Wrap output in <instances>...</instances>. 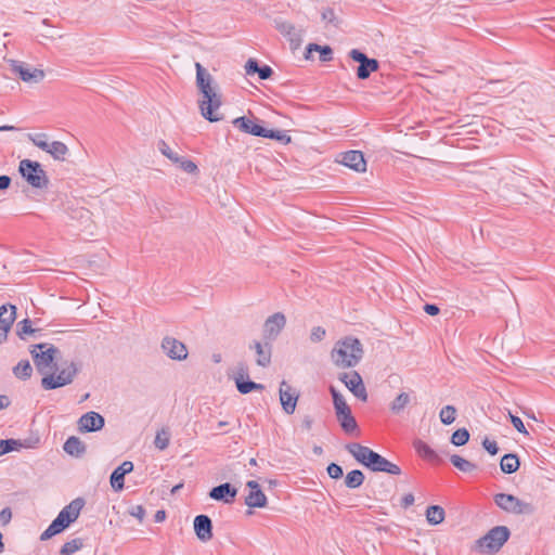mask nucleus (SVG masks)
<instances>
[{
    "label": "nucleus",
    "instance_id": "nucleus-38",
    "mask_svg": "<svg viewBox=\"0 0 555 555\" xmlns=\"http://www.w3.org/2000/svg\"><path fill=\"white\" fill-rule=\"evenodd\" d=\"M83 546V540L81 538H75L64 543L60 550L61 555H72L79 551Z\"/></svg>",
    "mask_w": 555,
    "mask_h": 555
},
{
    "label": "nucleus",
    "instance_id": "nucleus-53",
    "mask_svg": "<svg viewBox=\"0 0 555 555\" xmlns=\"http://www.w3.org/2000/svg\"><path fill=\"white\" fill-rule=\"evenodd\" d=\"M259 63L255 59H249L245 64V70L247 75H255L258 74L259 70Z\"/></svg>",
    "mask_w": 555,
    "mask_h": 555
},
{
    "label": "nucleus",
    "instance_id": "nucleus-30",
    "mask_svg": "<svg viewBox=\"0 0 555 555\" xmlns=\"http://www.w3.org/2000/svg\"><path fill=\"white\" fill-rule=\"evenodd\" d=\"M520 466L519 457L514 453L503 455L500 462V468L504 474H513Z\"/></svg>",
    "mask_w": 555,
    "mask_h": 555
},
{
    "label": "nucleus",
    "instance_id": "nucleus-4",
    "mask_svg": "<svg viewBox=\"0 0 555 555\" xmlns=\"http://www.w3.org/2000/svg\"><path fill=\"white\" fill-rule=\"evenodd\" d=\"M85 506V500L77 498L66 505L59 515L52 520L50 526L41 533L40 540L47 541L52 537L63 532L70 524L77 520Z\"/></svg>",
    "mask_w": 555,
    "mask_h": 555
},
{
    "label": "nucleus",
    "instance_id": "nucleus-59",
    "mask_svg": "<svg viewBox=\"0 0 555 555\" xmlns=\"http://www.w3.org/2000/svg\"><path fill=\"white\" fill-rule=\"evenodd\" d=\"M414 501H415L414 495L412 493H406L405 495H403V498L401 500V506L403 508H408L414 504Z\"/></svg>",
    "mask_w": 555,
    "mask_h": 555
},
{
    "label": "nucleus",
    "instance_id": "nucleus-58",
    "mask_svg": "<svg viewBox=\"0 0 555 555\" xmlns=\"http://www.w3.org/2000/svg\"><path fill=\"white\" fill-rule=\"evenodd\" d=\"M11 182H12L11 177H9L7 175L0 176V193L2 191L8 190L10 188V185H11Z\"/></svg>",
    "mask_w": 555,
    "mask_h": 555
},
{
    "label": "nucleus",
    "instance_id": "nucleus-29",
    "mask_svg": "<svg viewBox=\"0 0 555 555\" xmlns=\"http://www.w3.org/2000/svg\"><path fill=\"white\" fill-rule=\"evenodd\" d=\"M330 392L333 398V404H334L336 416H340L341 414L351 412V409L347 404L345 398L340 395V392L334 386H330Z\"/></svg>",
    "mask_w": 555,
    "mask_h": 555
},
{
    "label": "nucleus",
    "instance_id": "nucleus-50",
    "mask_svg": "<svg viewBox=\"0 0 555 555\" xmlns=\"http://www.w3.org/2000/svg\"><path fill=\"white\" fill-rule=\"evenodd\" d=\"M325 335H326L325 328H323L322 326H314L311 330L310 339L313 343H318V341L323 340Z\"/></svg>",
    "mask_w": 555,
    "mask_h": 555
},
{
    "label": "nucleus",
    "instance_id": "nucleus-22",
    "mask_svg": "<svg viewBox=\"0 0 555 555\" xmlns=\"http://www.w3.org/2000/svg\"><path fill=\"white\" fill-rule=\"evenodd\" d=\"M133 470V463L131 461L122 462L115 468L109 477L111 487L114 491H121L125 486V476Z\"/></svg>",
    "mask_w": 555,
    "mask_h": 555
},
{
    "label": "nucleus",
    "instance_id": "nucleus-52",
    "mask_svg": "<svg viewBox=\"0 0 555 555\" xmlns=\"http://www.w3.org/2000/svg\"><path fill=\"white\" fill-rule=\"evenodd\" d=\"M509 418H511V423L513 424V426L515 427V429L520 433V434H525V435H528V431L521 421L520 417L516 416V415H513L511 412H509Z\"/></svg>",
    "mask_w": 555,
    "mask_h": 555
},
{
    "label": "nucleus",
    "instance_id": "nucleus-13",
    "mask_svg": "<svg viewBox=\"0 0 555 555\" xmlns=\"http://www.w3.org/2000/svg\"><path fill=\"white\" fill-rule=\"evenodd\" d=\"M105 425L104 417L94 411L85 413L78 420V429L81 433H93L101 430Z\"/></svg>",
    "mask_w": 555,
    "mask_h": 555
},
{
    "label": "nucleus",
    "instance_id": "nucleus-62",
    "mask_svg": "<svg viewBox=\"0 0 555 555\" xmlns=\"http://www.w3.org/2000/svg\"><path fill=\"white\" fill-rule=\"evenodd\" d=\"M166 519V512L164 509H159L154 515L155 522H162Z\"/></svg>",
    "mask_w": 555,
    "mask_h": 555
},
{
    "label": "nucleus",
    "instance_id": "nucleus-34",
    "mask_svg": "<svg viewBox=\"0 0 555 555\" xmlns=\"http://www.w3.org/2000/svg\"><path fill=\"white\" fill-rule=\"evenodd\" d=\"M47 153L56 160H64L65 155L68 153V147L61 141H53L50 143Z\"/></svg>",
    "mask_w": 555,
    "mask_h": 555
},
{
    "label": "nucleus",
    "instance_id": "nucleus-16",
    "mask_svg": "<svg viewBox=\"0 0 555 555\" xmlns=\"http://www.w3.org/2000/svg\"><path fill=\"white\" fill-rule=\"evenodd\" d=\"M249 489L248 495L245 498V504L250 508H262L267 506L268 500L259 483L256 480L246 482Z\"/></svg>",
    "mask_w": 555,
    "mask_h": 555
},
{
    "label": "nucleus",
    "instance_id": "nucleus-37",
    "mask_svg": "<svg viewBox=\"0 0 555 555\" xmlns=\"http://www.w3.org/2000/svg\"><path fill=\"white\" fill-rule=\"evenodd\" d=\"M451 463L461 472L470 473L477 468V465L465 460L464 457L453 454L450 456Z\"/></svg>",
    "mask_w": 555,
    "mask_h": 555
},
{
    "label": "nucleus",
    "instance_id": "nucleus-54",
    "mask_svg": "<svg viewBox=\"0 0 555 555\" xmlns=\"http://www.w3.org/2000/svg\"><path fill=\"white\" fill-rule=\"evenodd\" d=\"M319 53L321 62H330L333 60V50L330 46H322Z\"/></svg>",
    "mask_w": 555,
    "mask_h": 555
},
{
    "label": "nucleus",
    "instance_id": "nucleus-47",
    "mask_svg": "<svg viewBox=\"0 0 555 555\" xmlns=\"http://www.w3.org/2000/svg\"><path fill=\"white\" fill-rule=\"evenodd\" d=\"M28 139L33 142L34 145H36L40 150L44 152L48 151L50 143L47 141L46 133L28 134Z\"/></svg>",
    "mask_w": 555,
    "mask_h": 555
},
{
    "label": "nucleus",
    "instance_id": "nucleus-44",
    "mask_svg": "<svg viewBox=\"0 0 555 555\" xmlns=\"http://www.w3.org/2000/svg\"><path fill=\"white\" fill-rule=\"evenodd\" d=\"M321 20L326 24H332L336 28L340 25V20L336 16L334 9L331 7L322 9Z\"/></svg>",
    "mask_w": 555,
    "mask_h": 555
},
{
    "label": "nucleus",
    "instance_id": "nucleus-19",
    "mask_svg": "<svg viewBox=\"0 0 555 555\" xmlns=\"http://www.w3.org/2000/svg\"><path fill=\"white\" fill-rule=\"evenodd\" d=\"M371 463L369 465V469L375 473H387L389 475H400L401 468L388 461L386 457L382 456L379 453L374 452V455H371Z\"/></svg>",
    "mask_w": 555,
    "mask_h": 555
},
{
    "label": "nucleus",
    "instance_id": "nucleus-6",
    "mask_svg": "<svg viewBox=\"0 0 555 555\" xmlns=\"http://www.w3.org/2000/svg\"><path fill=\"white\" fill-rule=\"evenodd\" d=\"M18 172L35 189H46L49 178L41 165L36 160L23 159L18 165Z\"/></svg>",
    "mask_w": 555,
    "mask_h": 555
},
{
    "label": "nucleus",
    "instance_id": "nucleus-57",
    "mask_svg": "<svg viewBox=\"0 0 555 555\" xmlns=\"http://www.w3.org/2000/svg\"><path fill=\"white\" fill-rule=\"evenodd\" d=\"M12 518V511L10 507H4L1 512H0V522H2V525H7L10 522Z\"/></svg>",
    "mask_w": 555,
    "mask_h": 555
},
{
    "label": "nucleus",
    "instance_id": "nucleus-40",
    "mask_svg": "<svg viewBox=\"0 0 555 555\" xmlns=\"http://www.w3.org/2000/svg\"><path fill=\"white\" fill-rule=\"evenodd\" d=\"M22 447H24V444L21 440L2 439V440H0V456L4 455L11 451L18 450Z\"/></svg>",
    "mask_w": 555,
    "mask_h": 555
},
{
    "label": "nucleus",
    "instance_id": "nucleus-24",
    "mask_svg": "<svg viewBox=\"0 0 555 555\" xmlns=\"http://www.w3.org/2000/svg\"><path fill=\"white\" fill-rule=\"evenodd\" d=\"M346 450L356 459L357 462L362 464L365 467H369L371 463V455H374V452L369 447L362 446L357 442H350L346 444Z\"/></svg>",
    "mask_w": 555,
    "mask_h": 555
},
{
    "label": "nucleus",
    "instance_id": "nucleus-27",
    "mask_svg": "<svg viewBox=\"0 0 555 555\" xmlns=\"http://www.w3.org/2000/svg\"><path fill=\"white\" fill-rule=\"evenodd\" d=\"M414 449L420 456L428 462L438 464L442 461L439 454L423 440H415Z\"/></svg>",
    "mask_w": 555,
    "mask_h": 555
},
{
    "label": "nucleus",
    "instance_id": "nucleus-20",
    "mask_svg": "<svg viewBox=\"0 0 555 555\" xmlns=\"http://www.w3.org/2000/svg\"><path fill=\"white\" fill-rule=\"evenodd\" d=\"M16 318V307L10 305V311L7 305L0 307V345L7 340L8 333Z\"/></svg>",
    "mask_w": 555,
    "mask_h": 555
},
{
    "label": "nucleus",
    "instance_id": "nucleus-39",
    "mask_svg": "<svg viewBox=\"0 0 555 555\" xmlns=\"http://www.w3.org/2000/svg\"><path fill=\"white\" fill-rule=\"evenodd\" d=\"M38 331L31 326L29 319H24L16 324V334L21 339H26V335L35 334Z\"/></svg>",
    "mask_w": 555,
    "mask_h": 555
},
{
    "label": "nucleus",
    "instance_id": "nucleus-26",
    "mask_svg": "<svg viewBox=\"0 0 555 555\" xmlns=\"http://www.w3.org/2000/svg\"><path fill=\"white\" fill-rule=\"evenodd\" d=\"M246 375V369L240 367V372L237 376L235 377V384L236 388L240 393L246 395L255 390H263L264 386L262 384L255 383L250 379H244V376Z\"/></svg>",
    "mask_w": 555,
    "mask_h": 555
},
{
    "label": "nucleus",
    "instance_id": "nucleus-33",
    "mask_svg": "<svg viewBox=\"0 0 555 555\" xmlns=\"http://www.w3.org/2000/svg\"><path fill=\"white\" fill-rule=\"evenodd\" d=\"M365 476L360 469L349 472L345 477V485L349 489H357L364 482Z\"/></svg>",
    "mask_w": 555,
    "mask_h": 555
},
{
    "label": "nucleus",
    "instance_id": "nucleus-46",
    "mask_svg": "<svg viewBox=\"0 0 555 555\" xmlns=\"http://www.w3.org/2000/svg\"><path fill=\"white\" fill-rule=\"evenodd\" d=\"M173 163H175V164H178V165H179V167H180L183 171H185V172H188V173H197V172H198V167H197V165H196L193 160H191V159H189V158H185V157H183V156H179V155H178V160H177V162H173Z\"/></svg>",
    "mask_w": 555,
    "mask_h": 555
},
{
    "label": "nucleus",
    "instance_id": "nucleus-45",
    "mask_svg": "<svg viewBox=\"0 0 555 555\" xmlns=\"http://www.w3.org/2000/svg\"><path fill=\"white\" fill-rule=\"evenodd\" d=\"M170 442V434L167 429L163 428L157 431L154 444L159 450H165L168 448Z\"/></svg>",
    "mask_w": 555,
    "mask_h": 555
},
{
    "label": "nucleus",
    "instance_id": "nucleus-11",
    "mask_svg": "<svg viewBox=\"0 0 555 555\" xmlns=\"http://www.w3.org/2000/svg\"><path fill=\"white\" fill-rule=\"evenodd\" d=\"M339 380L361 401H367V391L363 384L361 375L357 371L350 373H341Z\"/></svg>",
    "mask_w": 555,
    "mask_h": 555
},
{
    "label": "nucleus",
    "instance_id": "nucleus-10",
    "mask_svg": "<svg viewBox=\"0 0 555 555\" xmlns=\"http://www.w3.org/2000/svg\"><path fill=\"white\" fill-rule=\"evenodd\" d=\"M274 27L288 40L292 50H297L301 46L304 34L302 29L296 28L293 23L282 18L274 20Z\"/></svg>",
    "mask_w": 555,
    "mask_h": 555
},
{
    "label": "nucleus",
    "instance_id": "nucleus-21",
    "mask_svg": "<svg viewBox=\"0 0 555 555\" xmlns=\"http://www.w3.org/2000/svg\"><path fill=\"white\" fill-rule=\"evenodd\" d=\"M194 531L198 540L207 542L212 539V521L209 516L201 514L194 518Z\"/></svg>",
    "mask_w": 555,
    "mask_h": 555
},
{
    "label": "nucleus",
    "instance_id": "nucleus-41",
    "mask_svg": "<svg viewBox=\"0 0 555 555\" xmlns=\"http://www.w3.org/2000/svg\"><path fill=\"white\" fill-rule=\"evenodd\" d=\"M439 417L442 424L451 425L456 418V409L454 405H446L440 410Z\"/></svg>",
    "mask_w": 555,
    "mask_h": 555
},
{
    "label": "nucleus",
    "instance_id": "nucleus-18",
    "mask_svg": "<svg viewBox=\"0 0 555 555\" xmlns=\"http://www.w3.org/2000/svg\"><path fill=\"white\" fill-rule=\"evenodd\" d=\"M338 163L357 172H364L366 170V162L361 151L351 150L340 153Z\"/></svg>",
    "mask_w": 555,
    "mask_h": 555
},
{
    "label": "nucleus",
    "instance_id": "nucleus-60",
    "mask_svg": "<svg viewBox=\"0 0 555 555\" xmlns=\"http://www.w3.org/2000/svg\"><path fill=\"white\" fill-rule=\"evenodd\" d=\"M424 311L429 314V315H437L439 312H440V309L437 305L435 304H426L424 306Z\"/></svg>",
    "mask_w": 555,
    "mask_h": 555
},
{
    "label": "nucleus",
    "instance_id": "nucleus-48",
    "mask_svg": "<svg viewBox=\"0 0 555 555\" xmlns=\"http://www.w3.org/2000/svg\"><path fill=\"white\" fill-rule=\"evenodd\" d=\"M157 146H158L159 152L164 156H166L168 159H170L171 162L178 160V154L172 152V150L169 147V145L164 140H159Z\"/></svg>",
    "mask_w": 555,
    "mask_h": 555
},
{
    "label": "nucleus",
    "instance_id": "nucleus-64",
    "mask_svg": "<svg viewBox=\"0 0 555 555\" xmlns=\"http://www.w3.org/2000/svg\"><path fill=\"white\" fill-rule=\"evenodd\" d=\"M312 418L310 416H306L304 420H302V427L307 430H310L311 427H312Z\"/></svg>",
    "mask_w": 555,
    "mask_h": 555
},
{
    "label": "nucleus",
    "instance_id": "nucleus-28",
    "mask_svg": "<svg viewBox=\"0 0 555 555\" xmlns=\"http://www.w3.org/2000/svg\"><path fill=\"white\" fill-rule=\"evenodd\" d=\"M64 451L75 457H81L86 453V444L76 436L67 438L63 446Z\"/></svg>",
    "mask_w": 555,
    "mask_h": 555
},
{
    "label": "nucleus",
    "instance_id": "nucleus-56",
    "mask_svg": "<svg viewBox=\"0 0 555 555\" xmlns=\"http://www.w3.org/2000/svg\"><path fill=\"white\" fill-rule=\"evenodd\" d=\"M273 75V69L269 65H262L259 67L258 77L261 80H267Z\"/></svg>",
    "mask_w": 555,
    "mask_h": 555
},
{
    "label": "nucleus",
    "instance_id": "nucleus-61",
    "mask_svg": "<svg viewBox=\"0 0 555 555\" xmlns=\"http://www.w3.org/2000/svg\"><path fill=\"white\" fill-rule=\"evenodd\" d=\"M322 46L318 43H309L306 48V59L310 57V53L315 51L319 52Z\"/></svg>",
    "mask_w": 555,
    "mask_h": 555
},
{
    "label": "nucleus",
    "instance_id": "nucleus-2",
    "mask_svg": "<svg viewBox=\"0 0 555 555\" xmlns=\"http://www.w3.org/2000/svg\"><path fill=\"white\" fill-rule=\"evenodd\" d=\"M195 68L196 86L203 95V99L198 101L201 113L210 122L220 121L223 119V115L218 112L222 103L219 87L201 63L197 62Z\"/></svg>",
    "mask_w": 555,
    "mask_h": 555
},
{
    "label": "nucleus",
    "instance_id": "nucleus-1",
    "mask_svg": "<svg viewBox=\"0 0 555 555\" xmlns=\"http://www.w3.org/2000/svg\"><path fill=\"white\" fill-rule=\"evenodd\" d=\"M37 371L43 375L41 387L44 390H53L72 384L79 372L76 362L72 361L59 374L50 372L55 367V358L59 349L53 345L40 343L33 346L30 350Z\"/></svg>",
    "mask_w": 555,
    "mask_h": 555
},
{
    "label": "nucleus",
    "instance_id": "nucleus-42",
    "mask_svg": "<svg viewBox=\"0 0 555 555\" xmlns=\"http://www.w3.org/2000/svg\"><path fill=\"white\" fill-rule=\"evenodd\" d=\"M469 431L466 428L456 429L451 436V443L461 447L468 442L469 440Z\"/></svg>",
    "mask_w": 555,
    "mask_h": 555
},
{
    "label": "nucleus",
    "instance_id": "nucleus-32",
    "mask_svg": "<svg viewBox=\"0 0 555 555\" xmlns=\"http://www.w3.org/2000/svg\"><path fill=\"white\" fill-rule=\"evenodd\" d=\"M411 402L410 393L400 392L393 401L390 403V411L398 415L400 414Z\"/></svg>",
    "mask_w": 555,
    "mask_h": 555
},
{
    "label": "nucleus",
    "instance_id": "nucleus-23",
    "mask_svg": "<svg viewBox=\"0 0 555 555\" xmlns=\"http://www.w3.org/2000/svg\"><path fill=\"white\" fill-rule=\"evenodd\" d=\"M249 348L254 349L257 354V365L261 367H267L271 364L272 344L270 341L264 340V343L262 344L258 340H255L253 344L249 345Z\"/></svg>",
    "mask_w": 555,
    "mask_h": 555
},
{
    "label": "nucleus",
    "instance_id": "nucleus-17",
    "mask_svg": "<svg viewBox=\"0 0 555 555\" xmlns=\"http://www.w3.org/2000/svg\"><path fill=\"white\" fill-rule=\"evenodd\" d=\"M237 494V489L230 482H224L210 489L209 498L224 504H232Z\"/></svg>",
    "mask_w": 555,
    "mask_h": 555
},
{
    "label": "nucleus",
    "instance_id": "nucleus-51",
    "mask_svg": "<svg viewBox=\"0 0 555 555\" xmlns=\"http://www.w3.org/2000/svg\"><path fill=\"white\" fill-rule=\"evenodd\" d=\"M129 514L142 522L145 517V508L142 505H132L129 508Z\"/></svg>",
    "mask_w": 555,
    "mask_h": 555
},
{
    "label": "nucleus",
    "instance_id": "nucleus-15",
    "mask_svg": "<svg viewBox=\"0 0 555 555\" xmlns=\"http://www.w3.org/2000/svg\"><path fill=\"white\" fill-rule=\"evenodd\" d=\"M280 401L285 413L293 414L299 398L296 389L292 388L285 380L280 384Z\"/></svg>",
    "mask_w": 555,
    "mask_h": 555
},
{
    "label": "nucleus",
    "instance_id": "nucleus-14",
    "mask_svg": "<svg viewBox=\"0 0 555 555\" xmlns=\"http://www.w3.org/2000/svg\"><path fill=\"white\" fill-rule=\"evenodd\" d=\"M162 348L166 356L172 360L181 361L188 358L185 345L173 337H165L162 341Z\"/></svg>",
    "mask_w": 555,
    "mask_h": 555
},
{
    "label": "nucleus",
    "instance_id": "nucleus-49",
    "mask_svg": "<svg viewBox=\"0 0 555 555\" xmlns=\"http://www.w3.org/2000/svg\"><path fill=\"white\" fill-rule=\"evenodd\" d=\"M327 474L333 479H339L344 476V470L340 465L336 463H331L327 468Z\"/></svg>",
    "mask_w": 555,
    "mask_h": 555
},
{
    "label": "nucleus",
    "instance_id": "nucleus-43",
    "mask_svg": "<svg viewBox=\"0 0 555 555\" xmlns=\"http://www.w3.org/2000/svg\"><path fill=\"white\" fill-rule=\"evenodd\" d=\"M262 138L273 139L284 144L289 143L292 140L291 135H288L285 131L274 129H264Z\"/></svg>",
    "mask_w": 555,
    "mask_h": 555
},
{
    "label": "nucleus",
    "instance_id": "nucleus-36",
    "mask_svg": "<svg viewBox=\"0 0 555 555\" xmlns=\"http://www.w3.org/2000/svg\"><path fill=\"white\" fill-rule=\"evenodd\" d=\"M13 374L15 377L22 380H26L30 378L33 374V367L28 360H22L20 361L14 367H13Z\"/></svg>",
    "mask_w": 555,
    "mask_h": 555
},
{
    "label": "nucleus",
    "instance_id": "nucleus-7",
    "mask_svg": "<svg viewBox=\"0 0 555 555\" xmlns=\"http://www.w3.org/2000/svg\"><path fill=\"white\" fill-rule=\"evenodd\" d=\"M493 499L494 503L506 513L515 515H531L534 513V506L531 503L521 501L513 494L498 493Z\"/></svg>",
    "mask_w": 555,
    "mask_h": 555
},
{
    "label": "nucleus",
    "instance_id": "nucleus-55",
    "mask_svg": "<svg viewBox=\"0 0 555 555\" xmlns=\"http://www.w3.org/2000/svg\"><path fill=\"white\" fill-rule=\"evenodd\" d=\"M482 447L488 451L489 454L491 455H495L498 454L499 452V447H498V443L495 441H492V440H489L488 438H486L483 441H482Z\"/></svg>",
    "mask_w": 555,
    "mask_h": 555
},
{
    "label": "nucleus",
    "instance_id": "nucleus-8",
    "mask_svg": "<svg viewBox=\"0 0 555 555\" xmlns=\"http://www.w3.org/2000/svg\"><path fill=\"white\" fill-rule=\"evenodd\" d=\"M349 57L359 63L357 77L360 80L367 79L372 73L379 69V62L376 59H370L365 53L358 49H352L349 52Z\"/></svg>",
    "mask_w": 555,
    "mask_h": 555
},
{
    "label": "nucleus",
    "instance_id": "nucleus-3",
    "mask_svg": "<svg viewBox=\"0 0 555 555\" xmlns=\"http://www.w3.org/2000/svg\"><path fill=\"white\" fill-rule=\"evenodd\" d=\"M364 350L361 341L353 336L339 339L332 352L333 363L340 369L354 367L363 358Z\"/></svg>",
    "mask_w": 555,
    "mask_h": 555
},
{
    "label": "nucleus",
    "instance_id": "nucleus-31",
    "mask_svg": "<svg viewBox=\"0 0 555 555\" xmlns=\"http://www.w3.org/2000/svg\"><path fill=\"white\" fill-rule=\"evenodd\" d=\"M446 512L439 505H430L426 511V519L430 525H439L444 520Z\"/></svg>",
    "mask_w": 555,
    "mask_h": 555
},
{
    "label": "nucleus",
    "instance_id": "nucleus-35",
    "mask_svg": "<svg viewBox=\"0 0 555 555\" xmlns=\"http://www.w3.org/2000/svg\"><path fill=\"white\" fill-rule=\"evenodd\" d=\"M341 429L346 434H351L358 428L357 421L351 412L336 416Z\"/></svg>",
    "mask_w": 555,
    "mask_h": 555
},
{
    "label": "nucleus",
    "instance_id": "nucleus-63",
    "mask_svg": "<svg viewBox=\"0 0 555 555\" xmlns=\"http://www.w3.org/2000/svg\"><path fill=\"white\" fill-rule=\"evenodd\" d=\"M11 401L8 396L0 395V410L7 409L10 405Z\"/></svg>",
    "mask_w": 555,
    "mask_h": 555
},
{
    "label": "nucleus",
    "instance_id": "nucleus-12",
    "mask_svg": "<svg viewBox=\"0 0 555 555\" xmlns=\"http://www.w3.org/2000/svg\"><path fill=\"white\" fill-rule=\"evenodd\" d=\"M285 325V315L282 312L273 313L264 321L262 330L263 339L270 343L274 341Z\"/></svg>",
    "mask_w": 555,
    "mask_h": 555
},
{
    "label": "nucleus",
    "instance_id": "nucleus-25",
    "mask_svg": "<svg viewBox=\"0 0 555 555\" xmlns=\"http://www.w3.org/2000/svg\"><path fill=\"white\" fill-rule=\"evenodd\" d=\"M232 124L240 131L247 133V134L255 135V137H260V138H262V135L264 133V129H266L246 116H241V117L235 118L232 121Z\"/></svg>",
    "mask_w": 555,
    "mask_h": 555
},
{
    "label": "nucleus",
    "instance_id": "nucleus-5",
    "mask_svg": "<svg viewBox=\"0 0 555 555\" xmlns=\"http://www.w3.org/2000/svg\"><path fill=\"white\" fill-rule=\"evenodd\" d=\"M511 531L506 526H495L476 541L480 553L495 554L507 542Z\"/></svg>",
    "mask_w": 555,
    "mask_h": 555
},
{
    "label": "nucleus",
    "instance_id": "nucleus-9",
    "mask_svg": "<svg viewBox=\"0 0 555 555\" xmlns=\"http://www.w3.org/2000/svg\"><path fill=\"white\" fill-rule=\"evenodd\" d=\"M11 72L17 75L24 82L38 83L44 79V72L27 66L24 62L10 60Z\"/></svg>",
    "mask_w": 555,
    "mask_h": 555
}]
</instances>
